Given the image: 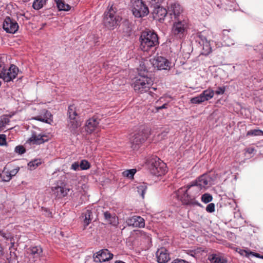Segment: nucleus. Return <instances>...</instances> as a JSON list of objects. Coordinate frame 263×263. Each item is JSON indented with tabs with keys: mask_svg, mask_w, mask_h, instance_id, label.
<instances>
[{
	"mask_svg": "<svg viewBox=\"0 0 263 263\" xmlns=\"http://www.w3.org/2000/svg\"><path fill=\"white\" fill-rule=\"evenodd\" d=\"M213 181V179L210 176L204 174L193 181L191 184L187 185L186 187L180 188V192L183 190L189 192L196 200L201 193L204 192L214 183Z\"/></svg>",
	"mask_w": 263,
	"mask_h": 263,
	"instance_id": "1",
	"label": "nucleus"
},
{
	"mask_svg": "<svg viewBox=\"0 0 263 263\" xmlns=\"http://www.w3.org/2000/svg\"><path fill=\"white\" fill-rule=\"evenodd\" d=\"M158 44L156 33L150 30L143 31L140 36V48L143 51H148Z\"/></svg>",
	"mask_w": 263,
	"mask_h": 263,
	"instance_id": "2",
	"label": "nucleus"
},
{
	"mask_svg": "<svg viewBox=\"0 0 263 263\" xmlns=\"http://www.w3.org/2000/svg\"><path fill=\"white\" fill-rule=\"evenodd\" d=\"M68 116L67 127L71 133L73 134H76L78 133V128L82 125V121L74 105H71L68 107Z\"/></svg>",
	"mask_w": 263,
	"mask_h": 263,
	"instance_id": "3",
	"label": "nucleus"
},
{
	"mask_svg": "<svg viewBox=\"0 0 263 263\" xmlns=\"http://www.w3.org/2000/svg\"><path fill=\"white\" fill-rule=\"evenodd\" d=\"M189 21L187 18L175 20L172 28V34L177 39L183 38L187 32Z\"/></svg>",
	"mask_w": 263,
	"mask_h": 263,
	"instance_id": "4",
	"label": "nucleus"
},
{
	"mask_svg": "<svg viewBox=\"0 0 263 263\" xmlns=\"http://www.w3.org/2000/svg\"><path fill=\"white\" fill-rule=\"evenodd\" d=\"M212 37L213 33L210 30H204L197 33V41L202 47V53L205 55H208L212 52L211 42Z\"/></svg>",
	"mask_w": 263,
	"mask_h": 263,
	"instance_id": "5",
	"label": "nucleus"
},
{
	"mask_svg": "<svg viewBox=\"0 0 263 263\" xmlns=\"http://www.w3.org/2000/svg\"><path fill=\"white\" fill-rule=\"evenodd\" d=\"M104 15L103 24L109 30L116 28L121 20L112 6L104 13Z\"/></svg>",
	"mask_w": 263,
	"mask_h": 263,
	"instance_id": "6",
	"label": "nucleus"
},
{
	"mask_svg": "<svg viewBox=\"0 0 263 263\" xmlns=\"http://www.w3.org/2000/svg\"><path fill=\"white\" fill-rule=\"evenodd\" d=\"M153 84V81L151 78L139 75L135 78L133 86L136 92L143 93L147 91Z\"/></svg>",
	"mask_w": 263,
	"mask_h": 263,
	"instance_id": "7",
	"label": "nucleus"
},
{
	"mask_svg": "<svg viewBox=\"0 0 263 263\" xmlns=\"http://www.w3.org/2000/svg\"><path fill=\"white\" fill-rule=\"evenodd\" d=\"M149 170L151 174L156 176L164 175L167 172L166 165L159 158H152L149 162Z\"/></svg>",
	"mask_w": 263,
	"mask_h": 263,
	"instance_id": "8",
	"label": "nucleus"
},
{
	"mask_svg": "<svg viewBox=\"0 0 263 263\" xmlns=\"http://www.w3.org/2000/svg\"><path fill=\"white\" fill-rule=\"evenodd\" d=\"M149 62L154 68L157 70H170L173 67L171 62L160 56L152 58Z\"/></svg>",
	"mask_w": 263,
	"mask_h": 263,
	"instance_id": "9",
	"label": "nucleus"
},
{
	"mask_svg": "<svg viewBox=\"0 0 263 263\" xmlns=\"http://www.w3.org/2000/svg\"><path fill=\"white\" fill-rule=\"evenodd\" d=\"M132 12L136 17L140 18L146 16L149 13V10L142 0H135L133 4Z\"/></svg>",
	"mask_w": 263,
	"mask_h": 263,
	"instance_id": "10",
	"label": "nucleus"
},
{
	"mask_svg": "<svg viewBox=\"0 0 263 263\" xmlns=\"http://www.w3.org/2000/svg\"><path fill=\"white\" fill-rule=\"evenodd\" d=\"M147 139V134L143 131L134 134L130 138L131 147L133 149H138L140 145Z\"/></svg>",
	"mask_w": 263,
	"mask_h": 263,
	"instance_id": "11",
	"label": "nucleus"
},
{
	"mask_svg": "<svg viewBox=\"0 0 263 263\" xmlns=\"http://www.w3.org/2000/svg\"><path fill=\"white\" fill-rule=\"evenodd\" d=\"M215 92L211 88L204 90L199 96L191 99V102L193 104H200L206 101H209L213 98Z\"/></svg>",
	"mask_w": 263,
	"mask_h": 263,
	"instance_id": "12",
	"label": "nucleus"
},
{
	"mask_svg": "<svg viewBox=\"0 0 263 263\" xmlns=\"http://www.w3.org/2000/svg\"><path fill=\"white\" fill-rule=\"evenodd\" d=\"M178 196L180 201L183 204L185 205H200V204L194 198L192 194L189 192L184 191V190L180 192V189L178 191Z\"/></svg>",
	"mask_w": 263,
	"mask_h": 263,
	"instance_id": "13",
	"label": "nucleus"
},
{
	"mask_svg": "<svg viewBox=\"0 0 263 263\" xmlns=\"http://www.w3.org/2000/svg\"><path fill=\"white\" fill-rule=\"evenodd\" d=\"M100 121V119L96 116L87 120L84 126L86 133L90 134L98 130Z\"/></svg>",
	"mask_w": 263,
	"mask_h": 263,
	"instance_id": "14",
	"label": "nucleus"
},
{
	"mask_svg": "<svg viewBox=\"0 0 263 263\" xmlns=\"http://www.w3.org/2000/svg\"><path fill=\"white\" fill-rule=\"evenodd\" d=\"M18 72V68L14 65H11L9 68H5L4 76H2L1 78L5 82H10L16 78Z\"/></svg>",
	"mask_w": 263,
	"mask_h": 263,
	"instance_id": "15",
	"label": "nucleus"
},
{
	"mask_svg": "<svg viewBox=\"0 0 263 263\" xmlns=\"http://www.w3.org/2000/svg\"><path fill=\"white\" fill-rule=\"evenodd\" d=\"M113 254L107 249L100 250L93 255V260L96 262H102L111 259Z\"/></svg>",
	"mask_w": 263,
	"mask_h": 263,
	"instance_id": "16",
	"label": "nucleus"
},
{
	"mask_svg": "<svg viewBox=\"0 0 263 263\" xmlns=\"http://www.w3.org/2000/svg\"><path fill=\"white\" fill-rule=\"evenodd\" d=\"M47 140V136L45 134L32 131L31 136L28 140V142L32 144H41Z\"/></svg>",
	"mask_w": 263,
	"mask_h": 263,
	"instance_id": "17",
	"label": "nucleus"
},
{
	"mask_svg": "<svg viewBox=\"0 0 263 263\" xmlns=\"http://www.w3.org/2000/svg\"><path fill=\"white\" fill-rule=\"evenodd\" d=\"M3 28L7 32L14 33L17 31L18 25L15 21L7 17L3 23Z\"/></svg>",
	"mask_w": 263,
	"mask_h": 263,
	"instance_id": "18",
	"label": "nucleus"
},
{
	"mask_svg": "<svg viewBox=\"0 0 263 263\" xmlns=\"http://www.w3.org/2000/svg\"><path fill=\"white\" fill-rule=\"evenodd\" d=\"M183 9L181 6L177 3L172 4L168 8V13L171 15H173L175 20L180 18H186L182 14Z\"/></svg>",
	"mask_w": 263,
	"mask_h": 263,
	"instance_id": "19",
	"label": "nucleus"
},
{
	"mask_svg": "<svg viewBox=\"0 0 263 263\" xmlns=\"http://www.w3.org/2000/svg\"><path fill=\"white\" fill-rule=\"evenodd\" d=\"M128 226L133 227L143 228L145 226L144 219L139 216H134L128 218L126 220Z\"/></svg>",
	"mask_w": 263,
	"mask_h": 263,
	"instance_id": "20",
	"label": "nucleus"
},
{
	"mask_svg": "<svg viewBox=\"0 0 263 263\" xmlns=\"http://www.w3.org/2000/svg\"><path fill=\"white\" fill-rule=\"evenodd\" d=\"M51 190L55 196L59 198L67 196L70 191V189L65 186L58 185L52 187Z\"/></svg>",
	"mask_w": 263,
	"mask_h": 263,
	"instance_id": "21",
	"label": "nucleus"
},
{
	"mask_svg": "<svg viewBox=\"0 0 263 263\" xmlns=\"http://www.w3.org/2000/svg\"><path fill=\"white\" fill-rule=\"evenodd\" d=\"M166 10L162 7H156L153 12V16L154 19L161 22L164 20L167 14Z\"/></svg>",
	"mask_w": 263,
	"mask_h": 263,
	"instance_id": "22",
	"label": "nucleus"
},
{
	"mask_svg": "<svg viewBox=\"0 0 263 263\" xmlns=\"http://www.w3.org/2000/svg\"><path fill=\"white\" fill-rule=\"evenodd\" d=\"M157 258L159 263H166L170 259L167 251L164 248H161L158 250Z\"/></svg>",
	"mask_w": 263,
	"mask_h": 263,
	"instance_id": "23",
	"label": "nucleus"
},
{
	"mask_svg": "<svg viewBox=\"0 0 263 263\" xmlns=\"http://www.w3.org/2000/svg\"><path fill=\"white\" fill-rule=\"evenodd\" d=\"M43 250L40 246L30 247L28 249V253L33 255V257H39L41 256Z\"/></svg>",
	"mask_w": 263,
	"mask_h": 263,
	"instance_id": "24",
	"label": "nucleus"
},
{
	"mask_svg": "<svg viewBox=\"0 0 263 263\" xmlns=\"http://www.w3.org/2000/svg\"><path fill=\"white\" fill-rule=\"evenodd\" d=\"M209 259L211 263H226L227 260L222 256L218 254H212L209 256Z\"/></svg>",
	"mask_w": 263,
	"mask_h": 263,
	"instance_id": "25",
	"label": "nucleus"
},
{
	"mask_svg": "<svg viewBox=\"0 0 263 263\" xmlns=\"http://www.w3.org/2000/svg\"><path fill=\"white\" fill-rule=\"evenodd\" d=\"M229 31L224 30L222 32L223 40L226 46H230L234 44V41L229 36Z\"/></svg>",
	"mask_w": 263,
	"mask_h": 263,
	"instance_id": "26",
	"label": "nucleus"
},
{
	"mask_svg": "<svg viewBox=\"0 0 263 263\" xmlns=\"http://www.w3.org/2000/svg\"><path fill=\"white\" fill-rule=\"evenodd\" d=\"M104 216L105 219L110 224L113 226H117L118 223V218L115 216L111 215L108 212H105L104 213Z\"/></svg>",
	"mask_w": 263,
	"mask_h": 263,
	"instance_id": "27",
	"label": "nucleus"
},
{
	"mask_svg": "<svg viewBox=\"0 0 263 263\" xmlns=\"http://www.w3.org/2000/svg\"><path fill=\"white\" fill-rule=\"evenodd\" d=\"M43 113H44V117L37 116V117H35L33 118V119L34 120H37V121H42V122H43L48 123L49 120L50 119V117L51 116V114L49 111L46 110H43Z\"/></svg>",
	"mask_w": 263,
	"mask_h": 263,
	"instance_id": "28",
	"label": "nucleus"
},
{
	"mask_svg": "<svg viewBox=\"0 0 263 263\" xmlns=\"http://www.w3.org/2000/svg\"><path fill=\"white\" fill-rule=\"evenodd\" d=\"M82 217L83 218L85 227L87 226L92 219V212L90 210H87L86 213H83Z\"/></svg>",
	"mask_w": 263,
	"mask_h": 263,
	"instance_id": "29",
	"label": "nucleus"
},
{
	"mask_svg": "<svg viewBox=\"0 0 263 263\" xmlns=\"http://www.w3.org/2000/svg\"><path fill=\"white\" fill-rule=\"evenodd\" d=\"M54 1L59 10L68 11L70 9L69 5L66 4L63 0H54Z\"/></svg>",
	"mask_w": 263,
	"mask_h": 263,
	"instance_id": "30",
	"label": "nucleus"
},
{
	"mask_svg": "<svg viewBox=\"0 0 263 263\" xmlns=\"http://www.w3.org/2000/svg\"><path fill=\"white\" fill-rule=\"evenodd\" d=\"M47 0H34L33 8L36 10L41 9L45 5Z\"/></svg>",
	"mask_w": 263,
	"mask_h": 263,
	"instance_id": "31",
	"label": "nucleus"
},
{
	"mask_svg": "<svg viewBox=\"0 0 263 263\" xmlns=\"http://www.w3.org/2000/svg\"><path fill=\"white\" fill-rule=\"evenodd\" d=\"M146 190L147 186L144 183H142L137 186V191L141 195L142 198L144 197V194Z\"/></svg>",
	"mask_w": 263,
	"mask_h": 263,
	"instance_id": "32",
	"label": "nucleus"
},
{
	"mask_svg": "<svg viewBox=\"0 0 263 263\" xmlns=\"http://www.w3.org/2000/svg\"><path fill=\"white\" fill-rule=\"evenodd\" d=\"M136 172L137 171L136 169L127 170L122 172V175L123 176L129 179L133 178Z\"/></svg>",
	"mask_w": 263,
	"mask_h": 263,
	"instance_id": "33",
	"label": "nucleus"
},
{
	"mask_svg": "<svg viewBox=\"0 0 263 263\" xmlns=\"http://www.w3.org/2000/svg\"><path fill=\"white\" fill-rule=\"evenodd\" d=\"M41 164V161L40 159H35L29 162L28 166L30 170H33Z\"/></svg>",
	"mask_w": 263,
	"mask_h": 263,
	"instance_id": "34",
	"label": "nucleus"
},
{
	"mask_svg": "<svg viewBox=\"0 0 263 263\" xmlns=\"http://www.w3.org/2000/svg\"><path fill=\"white\" fill-rule=\"evenodd\" d=\"M247 135L251 136H261L263 135V132L258 129H252L247 132Z\"/></svg>",
	"mask_w": 263,
	"mask_h": 263,
	"instance_id": "35",
	"label": "nucleus"
},
{
	"mask_svg": "<svg viewBox=\"0 0 263 263\" xmlns=\"http://www.w3.org/2000/svg\"><path fill=\"white\" fill-rule=\"evenodd\" d=\"M140 236L142 239H144L145 243L149 244L151 242V237L150 235L144 231H140Z\"/></svg>",
	"mask_w": 263,
	"mask_h": 263,
	"instance_id": "36",
	"label": "nucleus"
},
{
	"mask_svg": "<svg viewBox=\"0 0 263 263\" xmlns=\"http://www.w3.org/2000/svg\"><path fill=\"white\" fill-rule=\"evenodd\" d=\"M79 164L80 169L82 170H88L90 167V163L86 160H82Z\"/></svg>",
	"mask_w": 263,
	"mask_h": 263,
	"instance_id": "37",
	"label": "nucleus"
},
{
	"mask_svg": "<svg viewBox=\"0 0 263 263\" xmlns=\"http://www.w3.org/2000/svg\"><path fill=\"white\" fill-rule=\"evenodd\" d=\"M4 58V57L0 56V78L4 76L5 69L6 68V64L3 61Z\"/></svg>",
	"mask_w": 263,
	"mask_h": 263,
	"instance_id": "38",
	"label": "nucleus"
},
{
	"mask_svg": "<svg viewBox=\"0 0 263 263\" xmlns=\"http://www.w3.org/2000/svg\"><path fill=\"white\" fill-rule=\"evenodd\" d=\"M212 196L208 193L202 195L201 198V201L205 203L210 202L212 200Z\"/></svg>",
	"mask_w": 263,
	"mask_h": 263,
	"instance_id": "39",
	"label": "nucleus"
},
{
	"mask_svg": "<svg viewBox=\"0 0 263 263\" xmlns=\"http://www.w3.org/2000/svg\"><path fill=\"white\" fill-rule=\"evenodd\" d=\"M6 168L3 172V179L4 181H9L12 178L11 175L9 174V171H6Z\"/></svg>",
	"mask_w": 263,
	"mask_h": 263,
	"instance_id": "40",
	"label": "nucleus"
},
{
	"mask_svg": "<svg viewBox=\"0 0 263 263\" xmlns=\"http://www.w3.org/2000/svg\"><path fill=\"white\" fill-rule=\"evenodd\" d=\"M14 151L16 153L21 155L24 154L26 150L22 145H18L15 147Z\"/></svg>",
	"mask_w": 263,
	"mask_h": 263,
	"instance_id": "41",
	"label": "nucleus"
},
{
	"mask_svg": "<svg viewBox=\"0 0 263 263\" xmlns=\"http://www.w3.org/2000/svg\"><path fill=\"white\" fill-rule=\"evenodd\" d=\"M226 91V87L222 86V87H218L217 89V90L214 91L215 93H216L217 95H223Z\"/></svg>",
	"mask_w": 263,
	"mask_h": 263,
	"instance_id": "42",
	"label": "nucleus"
},
{
	"mask_svg": "<svg viewBox=\"0 0 263 263\" xmlns=\"http://www.w3.org/2000/svg\"><path fill=\"white\" fill-rule=\"evenodd\" d=\"M206 211L209 213H212L215 211V204L213 203L209 204L206 208Z\"/></svg>",
	"mask_w": 263,
	"mask_h": 263,
	"instance_id": "43",
	"label": "nucleus"
},
{
	"mask_svg": "<svg viewBox=\"0 0 263 263\" xmlns=\"http://www.w3.org/2000/svg\"><path fill=\"white\" fill-rule=\"evenodd\" d=\"M0 235L6 239H10L12 237L11 235L9 233H6L3 231L0 230Z\"/></svg>",
	"mask_w": 263,
	"mask_h": 263,
	"instance_id": "44",
	"label": "nucleus"
},
{
	"mask_svg": "<svg viewBox=\"0 0 263 263\" xmlns=\"http://www.w3.org/2000/svg\"><path fill=\"white\" fill-rule=\"evenodd\" d=\"M6 144V136L4 134L0 135V145L3 146Z\"/></svg>",
	"mask_w": 263,
	"mask_h": 263,
	"instance_id": "45",
	"label": "nucleus"
},
{
	"mask_svg": "<svg viewBox=\"0 0 263 263\" xmlns=\"http://www.w3.org/2000/svg\"><path fill=\"white\" fill-rule=\"evenodd\" d=\"M79 168H80L79 163L74 162L71 164L70 169L77 171L80 170Z\"/></svg>",
	"mask_w": 263,
	"mask_h": 263,
	"instance_id": "46",
	"label": "nucleus"
},
{
	"mask_svg": "<svg viewBox=\"0 0 263 263\" xmlns=\"http://www.w3.org/2000/svg\"><path fill=\"white\" fill-rule=\"evenodd\" d=\"M19 168H16L12 170L11 171H9V174L11 175V177L12 176H15L18 172Z\"/></svg>",
	"mask_w": 263,
	"mask_h": 263,
	"instance_id": "47",
	"label": "nucleus"
},
{
	"mask_svg": "<svg viewBox=\"0 0 263 263\" xmlns=\"http://www.w3.org/2000/svg\"><path fill=\"white\" fill-rule=\"evenodd\" d=\"M250 254H252V255H253L254 256H255L257 258H262L263 259V256L260 255L258 253H254V252H251Z\"/></svg>",
	"mask_w": 263,
	"mask_h": 263,
	"instance_id": "48",
	"label": "nucleus"
},
{
	"mask_svg": "<svg viewBox=\"0 0 263 263\" xmlns=\"http://www.w3.org/2000/svg\"><path fill=\"white\" fill-rule=\"evenodd\" d=\"M172 263H189L187 261H186L182 259H176L174 260Z\"/></svg>",
	"mask_w": 263,
	"mask_h": 263,
	"instance_id": "49",
	"label": "nucleus"
},
{
	"mask_svg": "<svg viewBox=\"0 0 263 263\" xmlns=\"http://www.w3.org/2000/svg\"><path fill=\"white\" fill-rule=\"evenodd\" d=\"M167 103H164L162 106H159V107H157V109L158 110H160V109H164V108H167Z\"/></svg>",
	"mask_w": 263,
	"mask_h": 263,
	"instance_id": "50",
	"label": "nucleus"
},
{
	"mask_svg": "<svg viewBox=\"0 0 263 263\" xmlns=\"http://www.w3.org/2000/svg\"><path fill=\"white\" fill-rule=\"evenodd\" d=\"M254 149L253 148H249L247 149V152L249 154H252L254 152Z\"/></svg>",
	"mask_w": 263,
	"mask_h": 263,
	"instance_id": "51",
	"label": "nucleus"
},
{
	"mask_svg": "<svg viewBox=\"0 0 263 263\" xmlns=\"http://www.w3.org/2000/svg\"><path fill=\"white\" fill-rule=\"evenodd\" d=\"M3 255V249L1 246V245L0 244V256H1Z\"/></svg>",
	"mask_w": 263,
	"mask_h": 263,
	"instance_id": "52",
	"label": "nucleus"
},
{
	"mask_svg": "<svg viewBox=\"0 0 263 263\" xmlns=\"http://www.w3.org/2000/svg\"><path fill=\"white\" fill-rule=\"evenodd\" d=\"M115 263H126L123 261L119 260L115 262Z\"/></svg>",
	"mask_w": 263,
	"mask_h": 263,
	"instance_id": "53",
	"label": "nucleus"
}]
</instances>
